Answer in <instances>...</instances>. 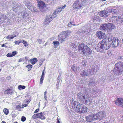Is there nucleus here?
<instances>
[{"label":"nucleus","instance_id":"f257e3e1","mask_svg":"<svg viewBox=\"0 0 123 123\" xmlns=\"http://www.w3.org/2000/svg\"><path fill=\"white\" fill-rule=\"evenodd\" d=\"M73 110L79 114L86 113L87 111V108L83 105L76 101L72 102L71 103Z\"/></svg>","mask_w":123,"mask_h":123},{"label":"nucleus","instance_id":"f03ea898","mask_svg":"<svg viewBox=\"0 0 123 123\" xmlns=\"http://www.w3.org/2000/svg\"><path fill=\"white\" fill-rule=\"evenodd\" d=\"M107 40L104 39L102 41L99 43H98L97 46L95 47L96 50L97 51H103L106 50L109 48L107 45Z\"/></svg>","mask_w":123,"mask_h":123},{"label":"nucleus","instance_id":"7ed1b4c3","mask_svg":"<svg viewBox=\"0 0 123 123\" xmlns=\"http://www.w3.org/2000/svg\"><path fill=\"white\" fill-rule=\"evenodd\" d=\"M78 49L80 50H81L83 55L86 56L91 53L92 50L90 48L83 43L80 44L78 46Z\"/></svg>","mask_w":123,"mask_h":123},{"label":"nucleus","instance_id":"20e7f679","mask_svg":"<svg viewBox=\"0 0 123 123\" xmlns=\"http://www.w3.org/2000/svg\"><path fill=\"white\" fill-rule=\"evenodd\" d=\"M85 0H77L73 3L72 6L74 9L79 10L81 9L84 5Z\"/></svg>","mask_w":123,"mask_h":123},{"label":"nucleus","instance_id":"39448f33","mask_svg":"<svg viewBox=\"0 0 123 123\" xmlns=\"http://www.w3.org/2000/svg\"><path fill=\"white\" fill-rule=\"evenodd\" d=\"M105 117V114L103 111H101L97 114H94L93 116V121L98 120L100 121Z\"/></svg>","mask_w":123,"mask_h":123},{"label":"nucleus","instance_id":"423d86ee","mask_svg":"<svg viewBox=\"0 0 123 123\" xmlns=\"http://www.w3.org/2000/svg\"><path fill=\"white\" fill-rule=\"evenodd\" d=\"M110 20L112 22L116 23L119 24L123 23V19L120 16H113L111 17Z\"/></svg>","mask_w":123,"mask_h":123},{"label":"nucleus","instance_id":"0eeeda50","mask_svg":"<svg viewBox=\"0 0 123 123\" xmlns=\"http://www.w3.org/2000/svg\"><path fill=\"white\" fill-rule=\"evenodd\" d=\"M115 69L119 73L123 72V62H119L115 65Z\"/></svg>","mask_w":123,"mask_h":123},{"label":"nucleus","instance_id":"6e6552de","mask_svg":"<svg viewBox=\"0 0 123 123\" xmlns=\"http://www.w3.org/2000/svg\"><path fill=\"white\" fill-rule=\"evenodd\" d=\"M70 33L68 31H64L62 32V35L61 37L58 38L59 41L60 42L62 43L65 41V38L67 37L68 35H69Z\"/></svg>","mask_w":123,"mask_h":123},{"label":"nucleus","instance_id":"1a4fd4ad","mask_svg":"<svg viewBox=\"0 0 123 123\" xmlns=\"http://www.w3.org/2000/svg\"><path fill=\"white\" fill-rule=\"evenodd\" d=\"M45 114L44 112H41L39 113L34 114L32 116V118L33 119L40 118L41 120H45V117L44 116Z\"/></svg>","mask_w":123,"mask_h":123},{"label":"nucleus","instance_id":"9d476101","mask_svg":"<svg viewBox=\"0 0 123 123\" xmlns=\"http://www.w3.org/2000/svg\"><path fill=\"white\" fill-rule=\"evenodd\" d=\"M96 36L98 37V38L100 39H101L103 38H105L107 40V37L104 33L101 31H99L96 32Z\"/></svg>","mask_w":123,"mask_h":123},{"label":"nucleus","instance_id":"9b49d317","mask_svg":"<svg viewBox=\"0 0 123 123\" xmlns=\"http://www.w3.org/2000/svg\"><path fill=\"white\" fill-rule=\"evenodd\" d=\"M25 6H27V7L31 11L34 12H36L37 11V8L33 7L32 5L30 4V2H26L25 4Z\"/></svg>","mask_w":123,"mask_h":123},{"label":"nucleus","instance_id":"f8f14e48","mask_svg":"<svg viewBox=\"0 0 123 123\" xmlns=\"http://www.w3.org/2000/svg\"><path fill=\"white\" fill-rule=\"evenodd\" d=\"M115 103L116 105L123 107V98H117L115 101Z\"/></svg>","mask_w":123,"mask_h":123},{"label":"nucleus","instance_id":"ddd939ff","mask_svg":"<svg viewBox=\"0 0 123 123\" xmlns=\"http://www.w3.org/2000/svg\"><path fill=\"white\" fill-rule=\"evenodd\" d=\"M108 11L106 10H104L99 12L98 14L101 17L105 18L108 16Z\"/></svg>","mask_w":123,"mask_h":123},{"label":"nucleus","instance_id":"4468645a","mask_svg":"<svg viewBox=\"0 0 123 123\" xmlns=\"http://www.w3.org/2000/svg\"><path fill=\"white\" fill-rule=\"evenodd\" d=\"M38 7L41 10H43L44 8L46 6L45 3L43 1H40L38 2Z\"/></svg>","mask_w":123,"mask_h":123},{"label":"nucleus","instance_id":"2eb2a0df","mask_svg":"<svg viewBox=\"0 0 123 123\" xmlns=\"http://www.w3.org/2000/svg\"><path fill=\"white\" fill-rule=\"evenodd\" d=\"M7 18V17L4 14L2 15L1 17L0 16V25L2 24L3 23H5L6 22L5 20Z\"/></svg>","mask_w":123,"mask_h":123},{"label":"nucleus","instance_id":"dca6fc26","mask_svg":"<svg viewBox=\"0 0 123 123\" xmlns=\"http://www.w3.org/2000/svg\"><path fill=\"white\" fill-rule=\"evenodd\" d=\"M118 44V41L116 38L115 37L113 38L112 42V45H114L113 46H117Z\"/></svg>","mask_w":123,"mask_h":123},{"label":"nucleus","instance_id":"f3484780","mask_svg":"<svg viewBox=\"0 0 123 123\" xmlns=\"http://www.w3.org/2000/svg\"><path fill=\"white\" fill-rule=\"evenodd\" d=\"M12 87H10L8 88L7 90H6L4 92V93L6 94H11L12 93Z\"/></svg>","mask_w":123,"mask_h":123},{"label":"nucleus","instance_id":"a211bd4d","mask_svg":"<svg viewBox=\"0 0 123 123\" xmlns=\"http://www.w3.org/2000/svg\"><path fill=\"white\" fill-rule=\"evenodd\" d=\"M52 20V17H48L46 19H45V21L44 24L45 25H48L49 24V23Z\"/></svg>","mask_w":123,"mask_h":123},{"label":"nucleus","instance_id":"6ab92c4d","mask_svg":"<svg viewBox=\"0 0 123 123\" xmlns=\"http://www.w3.org/2000/svg\"><path fill=\"white\" fill-rule=\"evenodd\" d=\"M77 96L78 98L80 99L81 100H84L86 99V98L84 96H83L82 94L80 92L78 93Z\"/></svg>","mask_w":123,"mask_h":123},{"label":"nucleus","instance_id":"aec40b11","mask_svg":"<svg viewBox=\"0 0 123 123\" xmlns=\"http://www.w3.org/2000/svg\"><path fill=\"white\" fill-rule=\"evenodd\" d=\"M114 27V25L112 24L109 23L107 24V29L110 31L112 30Z\"/></svg>","mask_w":123,"mask_h":123},{"label":"nucleus","instance_id":"412c9836","mask_svg":"<svg viewBox=\"0 0 123 123\" xmlns=\"http://www.w3.org/2000/svg\"><path fill=\"white\" fill-rule=\"evenodd\" d=\"M17 52L14 51L12 52V53H9L7 54L6 56L8 57H10L13 56L17 54Z\"/></svg>","mask_w":123,"mask_h":123},{"label":"nucleus","instance_id":"4be33fe9","mask_svg":"<svg viewBox=\"0 0 123 123\" xmlns=\"http://www.w3.org/2000/svg\"><path fill=\"white\" fill-rule=\"evenodd\" d=\"M30 61L31 63L33 65L37 62V60L36 58H33L31 59H30Z\"/></svg>","mask_w":123,"mask_h":123},{"label":"nucleus","instance_id":"5701e85b","mask_svg":"<svg viewBox=\"0 0 123 123\" xmlns=\"http://www.w3.org/2000/svg\"><path fill=\"white\" fill-rule=\"evenodd\" d=\"M86 121L88 122H91L92 120V116L90 115L86 117Z\"/></svg>","mask_w":123,"mask_h":123},{"label":"nucleus","instance_id":"b1692460","mask_svg":"<svg viewBox=\"0 0 123 123\" xmlns=\"http://www.w3.org/2000/svg\"><path fill=\"white\" fill-rule=\"evenodd\" d=\"M100 28L102 30H107V24H102L101 25Z\"/></svg>","mask_w":123,"mask_h":123},{"label":"nucleus","instance_id":"393cba45","mask_svg":"<svg viewBox=\"0 0 123 123\" xmlns=\"http://www.w3.org/2000/svg\"><path fill=\"white\" fill-rule=\"evenodd\" d=\"M62 11V10L61 9V8H58L55 10V12H54L55 14H56L58 13H59L60 12H61Z\"/></svg>","mask_w":123,"mask_h":123},{"label":"nucleus","instance_id":"a878e982","mask_svg":"<svg viewBox=\"0 0 123 123\" xmlns=\"http://www.w3.org/2000/svg\"><path fill=\"white\" fill-rule=\"evenodd\" d=\"M80 75L81 76H86L87 75L86 72L85 70H84L82 71L81 72Z\"/></svg>","mask_w":123,"mask_h":123},{"label":"nucleus","instance_id":"bb28decb","mask_svg":"<svg viewBox=\"0 0 123 123\" xmlns=\"http://www.w3.org/2000/svg\"><path fill=\"white\" fill-rule=\"evenodd\" d=\"M3 112L4 114L6 115H7L9 113L8 110L6 108H4L3 110Z\"/></svg>","mask_w":123,"mask_h":123},{"label":"nucleus","instance_id":"cd10ccee","mask_svg":"<svg viewBox=\"0 0 123 123\" xmlns=\"http://www.w3.org/2000/svg\"><path fill=\"white\" fill-rule=\"evenodd\" d=\"M53 44L56 47H57L59 45V43L58 41H54L53 42Z\"/></svg>","mask_w":123,"mask_h":123},{"label":"nucleus","instance_id":"c85d7f7f","mask_svg":"<svg viewBox=\"0 0 123 123\" xmlns=\"http://www.w3.org/2000/svg\"><path fill=\"white\" fill-rule=\"evenodd\" d=\"M22 43H23L24 46L25 47L27 46L28 44L26 41L24 40H22Z\"/></svg>","mask_w":123,"mask_h":123},{"label":"nucleus","instance_id":"c756f323","mask_svg":"<svg viewBox=\"0 0 123 123\" xmlns=\"http://www.w3.org/2000/svg\"><path fill=\"white\" fill-rule=\"evenodd\" d=\"M25 86H22L21 85H20L18 86V88L19 90H20L21 89H25Z\"/></svg>","mask_w":123,"mask_h":123},{"label":"nucleus","instance_id":"7c9ffc66","mask_svg":"<svg viewBox=\"0 0 123 123\" xmlns=\"http://www.w3.org/2000/svg\"><path fill=\"white\" fill-rule=\"evenodd\" d=\"M26 67L28 68V71H29L31 70L32 68V65H28L26 66Z\"/></svg>","mask_w":123,"mask_h":123},{"label":"nucleus","instance_id":"2f4dec72","mask_svg":"<svg viewBox=\"0 0 123 123\" xmlns=\"http://www.w3.org/2000/svg\"><path fill=\"white\" fill-rule=\"evenodd\" d=\"M111 12L113 14H114L117 12V10L115 9L112 8L111 10Z\"/></svg>","mask_w":123,"mask_h":123},{"label":"nucleus","instance_id":"473e14b6","mask_svg":"<svg viewBox=\"0 0 123 123\" xmlns=\"http://www.w3.org/2000/svg\"><path fill=\"white\" fill-rule=\"evenodd\" d=\"M16 108L17 110L19 111H20L22 109V107L20 105H18L17 106Z\"/></svg>","mask_w":123,"mask_h":123},{"label":"nucleus","instance_id":"72a5a7b5","mask_svg":"<svg viewBox=\"0 0 123 123\" xmlns=\"http://www.w3.org/2000/svg\"><path fill=\"white\" fill-rule=\"evenodd\" d=\"M44 77H41L40 79V84H41L43 83V80L44 79Z\"/></svg>","mask_w":123,"mask_h":123},{"label":"nucleus","instance_id":"f704fd0d","mask_svg":"<svg viewBox=\"0 0 123 123\" xmlns=\"http://www.w3.org/2000/svg\"><path fill=\"white\" fill-rule=\"evenodd\" d=\"M47 92V91H45L44 93V97L45 99L46 100H47V97L46 95Z\"/></svg>","mask_w":123,"mask_h":123},{"label":"nucleus","instance_id":"c9c22d12","mask_svg":"<svg viewBox=\"0 0 123 123\" xmlns=\"http://www.w3.org/2000/svg\"><path fill=\"white\" fill-rule=\"evenodd\" d=\"M21 121L23 122L25 121L26 120V118L24 116L22 117L21 118Z\"/></svg>","mask_w":123,"mask_h":123},{"label":"nucleus","instance_id":"e433bc0d","mask_svg":"<svg viewBox=\"0 0 123 123\" xmlns=\"http://www.w3.org/2000/svg\"><path fill=\"white\" fill-rule=\"evenodd\" d=\"M22 43V41L19 40H18V41H15V44H17L19 45V43Z\"/></svg>","mask_w":123,"mask_h":123},{"label":"nucleus","instance_id":"4c0bfd02","mask_svg":"<svg viewBox=\"0 0 123 123\" xmlns=\"http://www.w3.org/2000/svg\"><path fill=\"white\" fill-rule=\"evenodd\" d=\"M82 64L83 65V66H85L86 65V62H85L84 61H83L81 62Z\"/></svg>","mask_w":123,"mask_h":123},{"label":"nucleus","instance_id":"58836bf2","mask_svg":"<svg viewBox=\"0 0 123 123\" xmlns=\"http://www.w3.org/2000/svg\"><path fill=\"white\" fill-rule=\"evenodd\" d=\"M72 23H73L72 22H70L69 23H68V26L69 27H71V25L72 24Z\"/></svg>","mask_w":123,"mask_h":123},{"label":"nucleus","instance_id":"ea45409f","mask_svg":"<svg viewBox=\"0 0 123 123\" xmlns=\"http://www.w3.org/2000/svg\"><path fill=\"white\" fill-rule=\"evenodd\" d=\"M39 111V109L38 108L36 110H35V111L34 112V113H38V112Z\"/></svg>","mask_w":123,"mask_h":123},{"label":"nucleus","instance_id":"a19ab883","mask_svg":"<svg viewBox=\"0 0 123 123\" xmlns=\"http://www.w3.org/2000/svg\"><path fill=\"white\" fill-rule=\"evenodd\" d=\"M75 66L74 65H73L72 66L71 68L72 69V70H73V71H75Z\"/></svg>","mask_w":123,"mask_h":123},{"label":"nucleus","instance_id":"79ce46f5","mask_svg":"<svg viewBox=\"0 0 123 123\" xmlns=\"http://www.w3.org/2000/svg\"><path fill=\"white\" fill-rule=\"evenodd\" d=\"M66 6L65 5L62 6L61 7H60L59 8H61V10H62V9H64V8L66 7Z\"/></svg>","mask_w":123,"mask_h":123},{"label":"nucleus","instance_id":"37998d69","mask_svg":"<svg viewBox=\"0 0 123 123\" xmlns=\"http://www.w3.org/2000/svg\"><path fill=\"white\" fill-rule=\"evenodd\" d=\"M44 70L43 71V72H42V74L41 76V77H44Z\"/></svg>","mask_w":123,"mask_h":123},{"label":"nucleus","instance_id":"c03bdc74","mask_svg":"<svg viewBox=\"0 0 123 123\" xmlns=\"http://www.w3.org/2000/svg\"><path fill=\"white\" fill-rule=\"evenodd\" d=\"M94 67V66H93V68H94V70H96L97 71V70L98 69H99V67H98V66H97V67L96 68V69L95 68V67L94 68V67ZM94 67H95V66H94ZM96 67H97V66H96Z\"/></svg>","mask_w":123,"mask_h":123},{"label":"nucleus","instance_id":"a18cd8bd","mask_svg":"<svg viewBox=\"0 0 123 123\" xmlns=\"http://www.w3.org/2000/svg\"><path fill=\"white\" fill-rule=\"evenodd\" d=\"M27 104H24L22 106V107L24 108V107H25L27 106Z\"/></svg>","mask_w":123,"mask_h":123},{"label":"nucleus","instance_id":"49530a36","mask_svg":"<svg viewBox=\"0 0 123 123\" xmlns=\"http://www.w3.org/2000/svg\"><path fill=\"white\" fill-rule=\"evenodd\" d=\"M16 37L15 35H14L13 36V37L11 36L10 37V40H11L14 37Z\"/></svg>","mask_w":123,"mask_h":123},{"label":"nucleus","instance_id":"de8ad7c7","mask_svg":"<svg viewBox=\"0 0 123 123\" xmlns=\"http://www.w3.org/2000/svg\"><path fill=\"white\" fill-rule=\"evenodd\" d=\"M37 41L39 43H41L42 41V39H37Z\"/></svg>","mask_w":123,"mask_h":123},{"label":"nucleus","instance_id":"09e8293b","mask_svg":"<svg viewBox=\"0 0 123 123\" xmlns=\"http://www.w3.org/2000/svg\"><path fill=\"white\" fill-rule=\"evenodd\" d=\"M43 63V62H42V61H41L39 62V65H40V66H41L42 65Z\"/></svg>","mask_w":123,"mask_h":123},{"label":"nucleus","instance_id":"8fccbe9b","mask_svg":"<svg viewBox=\"0 0 123 123\" xmlns=\"http://www.w3.org/2000/svg\"><path fill=\"white\" fill-rule=\"evenodd\" d=\"M23 60V59L22 58H20L19 59V62H21Z\"/></svg>","mask_w":123,"mask_h":123},{"label":"nucleus","instance_id":"3c124183","mask_svg":"<svg viewBox=\"0 0 123 123\" xmlns=\"http://www.w3.org/2000/svg\"><path fill=\"white\" fill-rule=\"evenodd\" d=\"M10 35H9L6 37V38L9 40V39L10 38Z\"/></svg>","mask_w":123,"mask_h":123},{"label":"nucleus","instance_id":"603ef678","mask_svg":"<svg viewBox=\"0 0 123 123\" xmlns=\"http://www.w3.org/2000/svg\"><path fill=\"white\" fill-rule=\"evenodd\" d=\"M25 59L27 61L28 59V58L26 56L25 57Z\"/></svg>","mask_w":123,"mask_h":123},{"label":"nucleus","instance_id":"864d4df0","mask_svg":"<svg viewBox=\"0 0 123 123\" xmlns=\"http://www.w3.org/2000/svg\"><path fill=\"white\" fill-rule=\"evenodd\" d=\"M57 122L56 123H60V121L59 120V119L58 118H57Z\"/></svg>","mask_w":123,"mask_h":123},{"label":"nucleus","instance_id":"5fc2aeb1","mask_svg":"<svg viewBox=\"0 0 123 123\" xmlns=\"http://www.w3.org/2000/svg\"><path fill=\"white\" fill-rule=\"evenodd\" d=\"M88 100H86V101H85L86 104H87V102H88Z\"/></svg>","mask_w":123,"mask_h":123},{"label":"nucleus","instance_id":"6e6d98bb","mask_svg":"<svg viewBox=\"0 0 123 123\" xmlns=\"http://www.w3.org/2000/svg\"><path fill=\"white\" fill-rule=\"evenodd\" d=\"M99 92V90H98V91H97V92H96V93H98V92ZM94 92L95 93H96V92H93V93H94Z\"/></svg>","mask_w":123,"mask_h":123},{"label":"nucleus","instance_id":"4d7b16f0","mask_svg":"<svg viewBox=\"0 0 123 123\" xmlns=\"http://www.w3.org/2000/svg\"><path fill=\"white\" fill-rule=\"evenodd\" d=\"M1 123H6L4 121H2Z\"/></svg>","mask_w":123,"mask_h":123},{"label":"nucleus","instance_id":"13d9d810","mask_svg":"<svg viewBox=\"0 0 123 123\" xmlns=\"http://www.w3.org/2000/svg\"><path fill=\"white\" fill-rule=\"evenodd\" d=\"M44 1H45L46 2H48L49 1V0H44Z\"/></svg>","mask_w":123,"mask_h":123},{"label":"nucleus","instance_id":"bf43d9fd","mask_svg":"<svg viewBox=\"0 0 123 123\" xmlns=\"http://www.w3.org/2000/svg\"><path fill=\"white\" fill-rule=\"evenodd\" d=\"M5 46V45L4 44H2L1 45V47H4V46Z\"/></svg>","mask_w":123,"mask_h":123},{"label":"nucleus","instance_id":"052dcab7","mask_svg":"<svg viewBox=\"0 0 123 123\" xmlns=\"http://www.w3.org/2000/svg\"><path fill=\"white\" fill-rule=\"evenodd\" d=\"M47 43H45V44H44V46H46L47 45Z\"/></svg>","mask_w":123,"mask_h":123},{"label":"nucleus","instance_id":"680f3d73","mask_svg":"<svg viewBox=\"0 0 123 123\" xmlns=\"http://www.w3.org/2000/svg\"><path fill=\"white\" fill-rule=\"evenodd\" d=\"M56 87H57L58 88V85L57 84L56 85Z\"/></svg>","mask_w":123,"mask_h":123},{"label":"nucleus","instance_id":"e2e57ef3","mask_svg":"<svg viewBox=\"0 0 123 123\" xmlns=\"http://www.w3.org/2000/svg\"><path fill=\"white\" fill-rule=\"evenodd\" d=\"M122 42L123 43V38L122 39Z\"/></svg>","mask_w":123,"mask_h":123},{"label":"nucleus","instance_id":"0e129e2a","mask_svg":"<svg viewBox=\"0 0 123 123\" xmlns=\"http://www.w3.org/2000/svg\"><path fill=\"white\" fill-rule=\"evenodd\" d=\"M72 25H74V26H75V25H75V24H72Z\"/></svg>","mask_w":123,"mask_h":123},{"label":"nucleus","instance_id":"69168bd1","mask_svg":"<svg viewBox=\"0 0 123 123\" xmlns=\"http://www.w3.org/2000/svg\"><path fill=\"white\" fill-rule=\"evenodd\" d=\"M14 123H18V122H14Z\"/></svg>","mask_w":123,"mask_h":123},{"label":"nucleus","instance_id":"338daca9","mask_svg":"<svg viewBox=\"0 0 123 123\" xmlns=\"http://www.w3.org/2000/svg\"><path fill=\"white\" fill-rule=\"evenodd\" d=\"M106 0H102L103 1H105Z\"/></svg>","mask_w":123,"mask_h":123},{"label":"nucleus","instance_id":"774afa93","mask_svg":"<svg viewBox=\"0 0 123 123\" xmlns=\"http://www.w3.org/2000/svg\"><path fill=\"white\" fill-rule=\"evenodd\" d=\"M122 118H123V116H122Z\"/></svg>","mask_w":123,"mask_h":123}]
</instances>
